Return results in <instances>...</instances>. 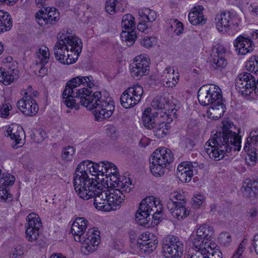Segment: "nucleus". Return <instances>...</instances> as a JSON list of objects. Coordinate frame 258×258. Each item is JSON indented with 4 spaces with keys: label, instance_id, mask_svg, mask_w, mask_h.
<instances>
[{
    "label": "nucleus",
    "instance_id": "c756f323",
    "mask_svg": "<svg viewBox=\"0 0 258 258\" xmlns=\"http://www.w3.org/2000/svg\"><path fill=\"white\" fill-rule=\"evenodd\" d=\"M130 93L124 91L120 96V100L121 105L125 108H129L138 104L136 99Z\"/></svg>",
    "mask_w": 258,
    "mask_h": 258
},
{
    "label": "nucleus",
    "instance_id": "e2e57ef3",
    "mask_svg": "<svg viewBox=\"0 0 258 258\" xmlns=\"http://www.w3.org/2000/svg\"><path fill=\"white\" fill-rule=\"evenodd\" d=\"M248 10L253 16L258 15V6L256 4L250 5L248 8Z\"/></svg>",
    "mask_w": 258,
    "mask_h": 258
},
{
    "label": "nucleus",
    "instance_id": "a211bd4d",
    "mask_svg": "<svg viewBox=\"0 0 258 258\" xmlns=\"http://www.w3.org/2000/svg\"><path fill=\"white\" fill-rule=\"evenodd\" d=\"M27 223L25 233L26 239L31 242L37 240L39 235V229L42 226L41 220L36 214H29L27 218Z\"/></svg>",
    "mask_w": 258,
    "mask_h": 258
},
{
    "label": "nucleus",
    "instance_id": "2f4dec72",
    "mask_svg": "<svg viewBox=\"0 0 258 258\" xmlns=\"http://www.w3.org/2000/svg\"><path fill=\"white\" fill-rule=\"evenodd\" d=\"M167 97L165 96H156L152 100L151 105L153 108L157 110H165Z\"/></svg>",
    "mask_w": 258,
    "mask_h": 258
},
{
    "label": "nucleus",
    "instance_id": "bf43d9fd",
    "mask_svg": "<svg viewBox=\"0 0 258 258\" xmlns=\"http://www.w3.org/2000/svg\"><path fill=\"white\" fill-rule=\"evenodd\" d=\"M10 107L8 104H5L2 105L0 109V115L2 117L6 118L9 115Z\"/></svg>",
    "mask_w": 258,
    "mask_h": 258
},
{
    "label": "nucleus",
    "instance_id": "3c124183",
    "mask_svg": "<svg viewBox=\"0 0 258 258\" xmlns=\"http://www.w3.org/2000/svg\"><path fill=\"white\" fill-rule=\"evenodd\" d=\"M169 113L167 112V110H157L153 114L151 117L152 118H155L156 120V122H159L160 118H163L164 120H165V118L168 116Z\"/></svg>",
    "mask_w": 258,
    "mask_h": 258
},
{
    "label": "nucleus",
    "instance_id": "49530a36",
    "mask_svg": "<svg viewBox=\"0 0 258 258\" xmlns=\"http://www.w3.org/2000/svg\"><path fill=\"white\" fill-rule=\"evenodd\" d=\"M118 2L117 0H108L106 2L105 10L110 15L115 14L117 11V7Z\"/></svg>",
    "mask_w": 258,
    "mask_h": 258
},
{
    "label": "nucleus",
    "instance_id": "69168bd1",
    "mask_svg": "<svg viewBox=\"0 0 258 258\" xmlns=\"http://www.w3.org/2000/svg\"><path fill=\"white\" fill-rule=\"evenodd\" d=\"M147 14L146 22H153L156 20V14L155 11L150 10V12Z\"/></svg>",
    "mask_w": 258,
    "mask_h": 258
},
{
    "label": "nucleus",
    "instance_id": "a878e982",
    "mask_svg": "<svg viewBox=\"0 0 258 258\" xmlns=\"http://www.w3.org/2000/svg\"><path fill=\"white\" fill-rule=\"evenodd\" d=\"M252 44V41L249 39L241 35L238 37L234 42V46L242 55H245L253 50Z\"/></svg>",
    "mask_w": 258,
    "mask_h": 258
},
{
    "label": "nucleus",
    "instance_id": "13d9d810",
    "mask_svg": "<svg viewBox=\"0 0 258 258\" xmlns=\"http://www.w3.org/2000/svg\"><path fill=\"white\" fill-rule=\"evenodd\" d=\"M106 132L107 135L112 139H115L118 135L116 127L113 125L108 126L106 130Z\"/></svg>",
    "mask_w": 258,
    "mask_h": 258
},
{
    "label": "nucleus",
    "instance_id": "4c0bfd02",
    "mask_svg": "<svg viewBox=\"0 0 258 258\" xmlns=\"http://www.w3.org/2000/svg\"><path fill=\"white\" fill-rule=\"evenodd\" d=\"M93 204L96 209L101 211H108L111 209L109 205L108 198L102 200L99 198H95L94 199Z\"/></svg>",
    "mask_w": 258,
    "mask_h": 258
},
{
    "label": "nucleus",
    "instance_id": "473e14b6",
    "mask_svg": "<svg viewBox=\"0 0 258 258\" xmlns=\"http://www.w3.org/2000/svg\"><path fill=\"white\" fill-rule=\"evenodd\" d=\"M126 91L128 93H130L134 98L136 99L138 103L141 101L142 95L143 94V88L138 84L135 85L133 87L128 88Z\"/></svg>",
    "mask_w": 258,
    "mask_h": 258
},
{
    "label": "nucleus",
    "instance_id": "c9c22d12",
    "mask_svg": "<svg viewBox=\"0 0 258 258\" xmlns=\"http://www.w3.org/2000/svg\"><path fill=\"white\" fill-rule=\"evenodd\" d=\"M15 179V176L10 173H3L2 177L0 178V187L7 188L13 185Z\"/></svg>",
    "mask_w": 258,
    "mask_h": 258
},
{
    "label": "nucleus",
    "instance_id": "412c9836",
    "mask_svg": "<svg viewBox=\"0 0 258 258\" xmlns=\"http://www.w3.org/2000/svg\"><path fill=\"white\" fill-rule=\"evenodd\" d=\"M18 109L25 115L34 116L39 110V107L37 104L33 97L31 95L25 92V96L17 104Z\"/></svg>",
    "mask_w": 258,
    "mask_h": 258
},
{
    "label": "nucleus",
    "instance_id": "aec40b11",
    "mask_svg": "<svg viewBox=\"0 0 258 258\" xmlns=\"http://www.w3.org/2000/svg\"><path fill=\"white\" fill-rule=\"evenodd\" d=\"M45 12L41 10L35 14L38 24L41 27H49L54 25L59 19V13L54 8H47Z\"/></svg>",
    "mask_w": 258,
    "mask_h": 258
},
{
    "label": "nucleus",
    "instance_id": "2eb2a0df",
    "mask_svg": "<svg viewBox=\"0 0 258 258\" xmlns=\"http://www.w3.org/2000/svg\"><path fill=\"white\" fill-rule=\"evenodd\" d=\"M256 86L257 80L249 73L240 74L235 80L236 90L246 96L250 95L253 92L255 94Z\"/></svg>",
    "mask_w": 258,
    "mask_h": 258
},
{
    "label": "nucleus",
    "instance_id": "6e6d98bb",
    "mask_svg": "<svg viewBox=\"0 0 258 258\" xmlns=\"http://www.w3.org/2000/svg\"><path fill=\"white\" fill-rule=\"evenodd\" d=\"M86 80L84 81V85H86L87 88L86 89H89L91 90L93 87H97L98 86L97 81L93 79V78L91 76H88L85 77Z\"/></svg>",
    "mask_w": 258,
    "mask_h": 258
},
{
    "label": "nucleus",
    "instance_id": "58836bf2",
    "mask_svg": "<svg viewBox=\"0 0 258 258\" xmlns=\"http://www.w3.org/2000/svg\"><path fill=\"white\" fill-rule=\"evenodd\" d=\"M245 67L248 71L258 75V57L252 56L246 62Z\"/></svg>",
    "mask_w": 258,
    "mask_h": 258
},
{
    "label": "nucleus",
    "instance_id": "393cba45",
    "mask_svg": "<svg viewBox=\"0 0 258 258\" xmlns=\"http://www.w3.org/2000/svg\"><path fill=\"white\" fill-rule=\"evenodd\" d=\"M6 136L10 137L14 141L15 144L13 148L17 149L24 144L23 138L25 137V133L22 127L17 125L9 126L6 131Z\"/></svg>",
    "mask_w": 258,
    "mask_h": 258
},
{
    "label": "nucleus",
    "instance_id": "f257e3e1",
    "mask_svg": "<svg viewBox=\"0 0 258 258\" xmlns=\"http://www.w3.org/2000/svg\"><path fill=\"white\" fill-rule=\"evenodd\" d=\"M232 126L233 123H224L221 130L216 132L206 143L205 151L211 159L219 161L232 148L240 150L241 137L231 130Z\"/></svg>",
    "mask_w": 258,
    "mask_h": 258
},
{
    "label": "nucleus",
    "instance_id": "f8f14e48",
    "mask_svg": "<svg viewBox=\"0 0 258 258\" xmlns=\"http://www.w3.org/2000/svg\"><path fill=\"white\" fill-rule=\"evenodd\" d=\"M151 108L148 107L143 113V122L144 126L153 131L155 137L158 139L164 138L169 132V126L165 121L156 122L155 118L150 116Z\"/></svg>",
    "mask_w": 258,
    "mask_h": 258
},
{
    "label": "nucleus",
    "instance_id": "9d476101",
    "mask_svg": "<svg viewBox=\"0 0 258 258\" xmlns=\"http://www.w3.org/2000/svg\"><path fill=\"white\" fill-rule=\"evenodd\" d=\"M94 162L86 160L80 163L77 166L74 176L73 184L75 191L81 188L90 185L91 183L95 181L93 178H89L88 172L92 175L93 172L92 164Z\"/></svg>",
    "mask_w": 258,
    "mask_h": 258
},
{
    "label": "nucleus",
    "instance_id": "79ce46f5",
    "mask_svg": "<svg viewBox=\"0 0 258 258\" xmlns=\"http://www.w3.org/2000/svg\"><path fill=\"white\" fill-rule=\"evenodd\" d=\"M248 152L247 156L245 157V160L247 164L250 166H254L257 161V154L256 150L254 147L249 148V151H246Z\"/></svg>",
    "mask_w": 258,
    "mask_h": 258
},
{
    "label": "nucleus",
    "instance_id": "6e6552de",
    "mask_svg": "<svg viewBox=\"0 0 258 258\" xmlns=\"http://www.w3.org/2000/svg\"><path fill=\"white\" fill-rule=\"evenodd\" d=\"M173 155L171 151L165 147L156 149L150 158V169L152 174L156 177H161L166 167L173 162Z\"/></svg>",
    "mask_w": 258,
    "mask_h": 258
},
{
    "label": "nucleus",
    "instance_id": "1a4fd4ad",
    "mask_svg": "<svg viewBox=\"0 0 258 258\" xmlns=\"http://www.w3.org/2000/svg\"><path fill=\"white\" fill-rule=\"evenodd\" d=\"M114 183L112 185L114 187V188L109 189V205L111 208L110 210H116L119 208L120 205L123 202L125 196V194L130 192L132 187L131 181L130 179H125L124 181L116 180L114 181Z\"/></svg>",
    "mask_w": 258,
    "mask_h": 258
},
{
    "label": "nucleus",
    "instance_id": "7c9ffc66",
    "mask_svg": "<svg viewBox=\"0 0 258 258\" xmlns=\"http://www.w3.org/2000/svg\"><path fill=\"white\" fill-rule=\"evenodd\" d=\"M36 54L39 59L37 61L39 62L40 64L45 65L48 62L50 53L48 47L45 46H41Z\"/></svg>",
    "mask_w": 258,
    "mask_h": 258
},
{
    "label": "nucleus",
    "instance_id": "8fccbe9b",
    "mask_svg": "<svg viewBox=\"0 0 258 258\" xmlns=\"http://www.w3.org/2000/svg\"><path fill=\"white\" fill-rule=\"evenodd\" d=\"M169 197L170 199L168 202L172 201L175 204L179 202H186L185 197L176 191L171 192Z\"/></svg>",
    "mask_w": 258,
    "mask_h": 258
},
{
    "label": "nucleus",
    "instance_id": "bb28decb",
    "mask_svg": "<svg viewBox=\"0 0 258 258\" xmlns=\"http://www.w3.org/2000/svg\"><path fill=\"white\" fill-rule=\"evenodd\" d=\"M174 69L167 67L164 70L162 75V81L164 86L172 88L175 86L178 82V76H175Z\"/></svg>",
    "mask_w": 258,
    "mask_h": 258
},
{
    "label": "nucleus",
    "instance_id": "5701e85b",
    "mask_svg": "<svg viewBox=\"0 0 258 258\" xmlns=\"http://www.w3.org/2000/svg\"><path fill=\"white\" fill-rule=\"evenodd\" d=\"M226 50L223 46H214L212 50V66L216 70L221 71L227 65V61L224 57Z\"/></svg>",
    "mask_w": 258,
    "mask_h": 258
},
{
    "label": "nucleus",
    "instance_id": "f704fd0d",
    "mask_svg": "<svg viewBox=\"0 0 258 258\" xmlns=\"http://www.w3.org/2000/svg\"><path fill=\"white\" fill-rule=\"evenodd\" d=\"M242 187L245 190L250 193L252 191L255 195H258V181L246 179L243 182Z\"/></svg>",
    "mask_w": 258,
    "mask_h": 258
},
{
    "label": "nucleus",
    "instance_id": "0e129e2a",
    "mask_svg": "<svg viewBox=\"0 0 258 258\" xmlns=\"http://www.w3.org/2000/svg\"><path fill=\"white\" fill-rule=\"evenodd\" d=\"M158 243V241L154 240V242H152L150 239L148 241V244L145 247V249H147V251L150 252L153 251V249L156 247V244Z\"/></svg>",
    "mask_w": 258,
    "mask_h": 258
},
{
    "label": "nucleus",
    "instance_id": "72a5a7b5",
    "mask_svg": "<svg viewBox=\"0 0 258 258\" xmlns=\"http://www.w3.org/2000/svg\"><path fill=\"white\" fill-rule=\"evenodd\" d=\"M258 144V129L252 131L244 147L245 151H249V148Z\"/></svg>",
    "mask_w": 258,
    "mask_h": 258
},
{
    "label": "nucleus",
    "instance_id": "a19ab883",
    "mask_svg": "<svg viewBox=\"0 0 258 258\" xmlns=\"http://www.w3.org/2000/svg\"><path fill=\"white\" fill-rule=\"evenodd\" d=\"M121 26L124 29H132L135 26V18L131 14L124 15L122 19Z\"/></svg>",
    "mask_w": 258,
    "mask_h": 258
},
{
    "label": "nucleus",
    "instance_id": "39448f33",
    "mask_svg": "<svg viewBox=\"0 0 258 258\" xmlns=\"http://www.w3.org/2000/svg\"><path fill=\"white\" fill-rule=\"evenodd\" d=\"M88 221L84 217H78L72 225L71 231L76 241L82 243V248L89 252L96 249L99 240V232L89 229Z\"/></svg>",
    "mask_w": 258,
    "mask_h": 258
},
{
    "label": "nucleus",
    "instance_id": "774afa93",
    "mask_svg": "<svg viewBox=\"0 0 258 258\" xmlns=\"http://www.w3.org/2000/svg\"><path fill=\"white\" fill-rule=\"evenodd\" d=\"M252 245L254 248L255 252L258 253V234L254 235L252 240Z\"/></svg>",
    "mask_w": 258,
    "mask_h": 258
},
{
    "label": "nucleus",
    "instance_id": "864d4df0",
    "mask_svg": "<svg viewBox=\"0 0 258 258\" xmlns=\"http://www.w3.org/2000/svg\"><path fill=\"white\" fill-rule=\"evenodd\" d=\"M156 42V38L154 37H145L141 40V44L146 48L151 47Z\"/></svg>",
    "mask_w": 258,
    "mask_h": 258
},
{
    "label": "nucleus",
    "instance_id": "e433bc0d",
    "mask_svg": "<svg viewBox=\"0 0 258 258\" xmlns=\"http://www.w3.org/2000/svg\"><path fill=\"white\" fill-rule=\"evenodd\" d=\"M121 37L123 40L128 43L127 45L131 46L135 42L137 38L136 32L135 30H131L130 31L123 30L121 33Z\"/></svg>",
    "mask_w": 258,
    "mask_h": 258
},
{
    "label": "nucleus",
    "instance_id": "338daca9",
    "mask_svg": "<svg viewBox=\"0 0 258 258\" xmlns=\"http://www.w3.org/2000/svg\"><path fill=\"white\" fill-rule=\"evenodd\" d=\"M150 12V9H145L142 11H140L139 12V14L140 17L142 18L141 21L146 22V18L147 16V13H149Z\"/></svg>",
    "mask_w": 258,
    "mask_h": 258
},
{
    "label": "nucleus",
    "instance_id": "5fc2aeb1",
    "mask_svg": "<svg viewBox=\"0 0 258 258\" xmlns=\"http://www.w3.org/2000/svg\"><path fill=\"white\" fill-rule=\"evenodd\" d=\"M173 25H171L170 27L171 29H174L173 31L177 35H179L182 33L183 26L181 22L175 20Z\"/></svg>",
    "mask_w": 258,
    "mask_h": 258
},
{
    "label": "nucleus",
    "instance_id": "6ab92c4d",
    "mask_svg": "<svg viewBox=\"0 0 258 258\" xmlns=\"http://www.w3.org/2000/svg\"><path fill=\"white\" fill-rule=\"evenodd\" d=\"M198 167L199 164L196 162H183L177 167L176 176L182 182H188L194 174H197Z\"/></svg>",
    "mask_w": 258,
    "mask_h": 258
},
{
    "label": "nucleus",
    "instance_id": "de8ad7c7",
    "mask_svg": "<svg viewBox=\"0 0 258 258\" xmlns=\"http://www.w3.org/2000/svg\"><path fill=\"white\" fill-rule=\"evenodd\" d=\"M179 108V104L176 100L174 99H169L167 97L165 110H167V112L170 113L174 110H177Z\"/></svg>",
    "mask_w": 258,
    "mask_h": 258
},
{
    "label": "nucleus",
    "instance_id": "c85d7f7f",
    "mask_svg": "<svg viewBox=\"0 0 258 258\" xmlns=\"http://www.w3.org/2000/svg\"><path fill=\"white\" fill-rule=\"evenodd\" d=\"M12 24L11 15L7 12L0 10V34L9 31Z\"/></svg>",
    "mask_w": 258,
    "mask_h": 258
},
{
    "label": "nucleus",
    "instance_id": "f03ea898",
    "mask_svg": "<svg viewBox=\"0 0 258 258\" xmlns=\"http://www.w3.org/2000/svg\"><path fill=\"white\" fill-rule=\"evenodd\" d=\"M83 44L79 37L70 34L62 33L53 48L55 57L63 64L75 62L82 52Z\"/></svg>",
    "mask_w": 258,
    "mask_h": 258
},
{
    "label": "nucleus",
    "instance_id": "20e7f679",
    "mask_svg": "<svg viewBox=\"0 0 258 258\" xmlns=\"http://www.w3.org/2000/svg\"><path fill=\"white\" fill-rule=\"evenodd\" d=\"M198 98L201 105H210L207 110V115L211 119H218L226 111L222 92L217 86L211 85L208 89L201 88L198 93Z\"/></svg>",
    "mask_w": 258,
    "mask_h": 258
},
{
    "label": "nucleus",
    "instance_id": "f3484780",
    "mask_svg": "<svg viewBox=\"0 0 258 258\" xmlns=\"http://www.w3.org/2000/svg\"><path fill=\"white\" fill-rule=\"evenodd\" d=\"M150 59L145 54L138 55L130 65V73L132 77L139 79L149 73Z\"/></svg>",
    "mask_w": 258,
    "mask_h": 258
},
{
    "label": "nucleus",
    "instance_id": "7ed1b4c3",
    "mask_svg": "<svg viewBox=\"0 0 258 258\" xmlns=\"http://www.w3.org/2000/svg\"><path fill=\"white\" fill-rule=\"evenodd\" d=\"M80 103L89 110H94L96 120L100 121L110 117L114 110V102L110 98L105 100L99 91L86 89L85 92L78 99Z\"/></svg>",
    "mask_w": 258,
    "mask_h": 258
},
{
    "label": "nucleus",
    "instance_id": "423d86ee",
    "mask_svg": "<svg viewBox=\"0 0 258 258\" xmlns=\"http://www.w3.org/2000/svg\"><path fill=\"white\" fill-rule=\"evenodd\" d=\"M163 207L160 201L151 196L144 199L140 203L139 208L135 214L137 222L142 226L149 227L150 216L155 220H159L162 217Z\"/></svg>",
    "mask_w": 258,
    "mask_h": 258
},
{
    "label": "nucleus",
    "instance_id": "603ef678",
    "mask_svg": "<svg viewBox=\"0 0 258 258\" xmlns=\"http://www.w3.org/2000/svg\"><path fill=\"white\" fill-rule=\"evenodd\" d=\"M75 149L72 146H68L64 148L62 152V158L64 160H69L75 153Z\"/></svg>",
    "mask_w": 258,
    "mask_h": 258
},
{
    "label": "nucleus",
    "instance_id": "4468645a",
    "mask_svg": "<svg viewBox=\"0 0 258 258\" xmlns=\"http://www.w3.org/2000/svg\"><path fill=\"white\" fill-rule=\"evenodd\" d=\"M163 252L166 258H180L183 251V244L177 237L170 235L163 240Z\"/></svg>",
    "mask_w": 258,
    "mask_h": 258
},
{
    "label": "nucleus",
    "instance_id": "37998d69",
    "mask_svg": "<svg viewBox=\"0 0 258 258\" xmlns=\"http://www.w3.org/2000/svg\"><path fill=\"white\" fill-rule=\"evenodd\" d=\"M14 76L10 72H5L0 68V82L5 85H10L14 80Z\"/></svg>",
    "mask_w": 258,
    "mask_h": 258
},
{
    "label": "nucleus",
    "instance_id": "ea45409f",
    "mask_svg": "<svg viewBox=\"0 0 258 258\" xmlns=\"http://www.w3.org/2000/svg\"><path fill=\"white\" fill-rule=\"evenodd\" d=\"M196 248L195 252H193L191 255L190 254H188V258H208V253L207 251V246H195Z\"/></svg>",
    "mask_w": 258,
    "mask_h": 258
},
{
    "label": "nucleus",
    "instance_id": "0eeeda50",
    "mask_svg": "<svg viewBox=\"0 0 258 258\" xmlns=\"http://www.w3.org/2000/svg\"><path fill=\"white\" fill-rule=\"evenodd\" d=\"M85 77L77 76L73 78L67 84L63 91L62 103L68 108L78 110L79 106L76 99H79L85 92V88H78L81 85H84Z\"/></svg>",
    "mask_w": 258,
    "mask_h": 258
},
{
    "label": "nucleus",
    "instance_id": "4be33fe9",
    "mask_svg": "<svg viewBox=\"0 0 258 258\" xmlns=\"http://www.w3.org/2000/svg\"><path fill=\"white\" fill-rule=\"evenodd\" d=\"M214 231L213 228L207 224L200 226L197 230V236L193 240L194 246H207L208 240L213 236Z\"/></svg>",
    "mask_w": 258,
    "mask_h": 258
},
{
    "label": "nucleus",
    "instance_id": "cd10ccee",
    "mask_svg": "<svg viewBox=\"0 0 258 258\" xmlns=\"http://www.w3.org/2000/svg\"><path fill=\"white\" fill-rule=\"evenodd\" d=\"M204 7L202 6H197L195 7L188 14V20L190 23L193 25H197L206 22V19L204 18L202 11Z\"/></svg>",
    "mask_w": 258,
    "mask_h": 258
},
{
    "label": "nucleus",
    "instance_id": "a18cd8bd",
    "mask_svg": "<svg viewBox=\"0 0 258 258\" xmlns=\"http://www.w3.org/2000/svg\"><path fill=\"white\" fill-rule=\"evenodd\" d=\"M215 243H210L208 244L207 248L209 258H222V252L217 248Z\"/></svg>",
    "mask_w": 258,
    "mask_h": 258
},
{
    "label": "nucleus",
    "instance_id": "680f3d73",
    "mask_svg": "<svg viewBox=\"0 0 258 258\" xmlns=\"http://www.w3.org/2000/svg\"><path fill=\"white\" fill-rule=\"evenodd\" d=\"M193 203L196 205L200 206L202 204L204 200V197L201 195L197 194L194 196L192 199Z\"/></svg>",
    "mask_w": 258,
    "mask_h": 258
},
{
    "label": "nucleus",
    "instance_id": "9b49d317",
    "mask_svg": "<svg viewBox=\"0 0 258 258\" xmlns=\"http://www.w3.org/2000/svg\"><path fill=\"white\" fill-rule=\"evenodd\" d=\"M76 192L80 198L87 200L91 198L107 199L109 196V189L103 187L102 183L96 180L91 183L90 185L81 188Z\"/></svg>",
    "mask_w": 258,
    "mask_h": 258
},
{
    "label": "nucleus",
    "instance_id": "09e8293b",
    "mask_svg": "<svg viewBox=\"0 0 258 258\" xmlns=\"http://www.w3.org/2000/svg\"><path fill=\"white\" fill-rule=\"evenodd\" d=\"M148 241H149V239H147L146 235L144 236L143 235H142V238L137 240V247L141 252H146L147 251L145 247L148 244Z\"/></svg>",
    "mask_w": 258,
    "mask_h": 258
},
{
    "label": "nucleus",
    "instance_id": "c03bdc74",
    "mask_svg": "<svg viewBox=\"0 0 258 258\" xmlns=\"http://www.w3.org/2000/svg\"><path fill=\"white\" fill-rule=\"evenodd\" d=\"M93 173L92 175L95 176H99L101 175L102 176L105 175L106 169L104 167V163L103 161L100 162L99 163H94L92 164Z\"/></svg>",
    "mask_w": 258,
    "mask_h": 258
},
{
    "label": "nucleus",
    "instance_id": "b1692460",
    "mask_svg": "<svg viewBox=\"0 0 258 258\" xmlns=\"http://www.w3.org/2000/svg\"><path fill=\"white\" fill-rule=\"evenodd\" d=\"M167 207L172 216L178 220L184 219L189 215V210L186 208V202H176V204L172 201L168 202Z\"/></svg>",
    "mask_w": 258,
    "mask_h": 258
},
{
    "label": "nucleus",
    "instance_id": "dca6fc26",
    "mask_svg": "<svg viewBox=\"0 0 258 258\" xmlns=\"http://www.w3.org/2000/svg\"><path fill=\"white\" fill-rule=\"evenodd\" d=\"M256 86L257 80L249 73L240 74L235 80L236 90L246 96L250 95L253 92L255 94Z\"/></svg>",
    "mask_w": 258,
    "mask_h": 258
},
{
    "label": "nucleus",
    "instance_id": "ddd939ff",
    "mask_svg": "<svg viewBox=\"0 0 258 258\" xmlns=\"http://www.w3.org/2000/svg\"><path fill=\"white\" fill-rule=\"evenodd\" d=\"M215 22L217 30L223 33L234 32L239 26V23L234 15L229 12L217 14Z\"/></svg>",
    "mask_w": 258,
    "mask_h": 258
},
{
    "label": "nucleus",
    "instance_id": "052dcab7",
    "mask_svg": "<svg viewBox=\"0 0 258 258\" xmlns=\"http://www.w3.org/2000/svg\"><path fill=\"white\" fill-rule=\"evenodd\" d=\"M103 162L104 163V167L106 169V170H105L106 171L105 176H106V178H108V172H109V170H114L115 169H117V168L115 164L111 162L107 161H104Z\"/></svg>",
    "mask_w": 258,
    "mask_h": 258
},
{
    "label": "nucleus",
    "instance_id": "4d7b16f0",
    "mask_svg": "<svg viewBox=\"0 0 258 258\" xmlns=\"http://www.w3.org/2000/svg\"><path fill=\"white\" fill-rule=\"evenodd\" d=\"M219 239L221 243L224 245H228L230 244L231 240V235L228 232H222L220 234Z\"/></svg>",
    "mask_w": 258,
    "mask_h": 258
}]
</instances>
